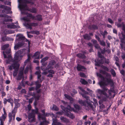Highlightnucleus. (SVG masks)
Segmentation results:
<instances>
[{"label": "nucleus", "instance_id": "dca6fc26", "mask_svg": "<svg viewBox=\"0 0 125 125\" xmlns=\"http://www.w3.org/2000/svg\"><path fill=\"white\" fill-rule=\"evenodd\" d=\"M24 44L23 42H19L15 45L14 47V49L16 50L17 49H19L20 47H23Z\"/></svg>", "mask_w": 125, "mask_h": 125}, {"label": "nucleus", "instance_id": "6ab92c4d", "mask_svg": "<svg viewBox=\"0 0 125 125\" xmlns=\"http://www.w3.org/2000/svg\"><path fill=\"white\" fill-rule=\"evenodd\" d=\"M48 72L50 73L47 75L48 77H53V74H54L55 73V72L53 70L50 69V70H47Z\"/></svg>", "mask_w": 125, "mask_h": 125}, {"label": "nucleus", "instance_id": "c85d7f7f", "mask_svg": "<svg viewBox=\"0 0 125 125\" xmlns=\"http://www.w3.org/2000/svg\"><path fill=\"white\" fill-rule=\"evenodd\" d=\"M64 96L66 98L70 100L71 103H73L74 100V99L71 96L66 94H64Z\"/></svg>", "mask_w": 125, "mask_h": 125}, {"label": "nucleus", "instance_id": "f03ea898", "mask_svg": "<svg viewBox=\"0 0 125 125\" xmlns=\"http://www.w3.org/2000/svg\"><path fill=\"white\" fill-rule=\"evenodd\" d=\"M21 19L24 21V22L23 23V24L27 29H30L31 30L32 29V26L36 27L38 25V24L37 23H30V20L27 17H23Z\"/></svg>", "mask_w": 125, "mask_h": 125}, {"label": "nucleus", "instance_id": "39448f33", "mask_svg": "<svg viewBox=\"0 0 125 125\" xmlns=\"http://www.w3.org/2000/svg\"><path fill=\"white\" fill-rule=\"evenodd\" d=\"M17 39L18 41H21L20 42H23V44H24V42H28V44L29 45L30 44V42L28 40L26 39L25 37L23 36L22 35L20 34H17L16 35Z\"/></svg>", "mask_w": 125, "mask_h": 125}, {"label": "nucleus", "instance_id": "09e8293b", "mask_svg": "<svg viewBox=\"0 0 125 125\" xmlns=\"http://www.w3.org/2000/svg\"><path fill=\"white\" fill-rule=\"evenodd\" d=\"M31 33L38 35L39 34L40 32L39 31H31Z\"/></svg>", "mask_w": 125, "mask_h": 125}, {"label": "nucleus", "instance_id": "4c0bfd02", "mask_svg": "<svg viewBox=\"0 0 125 125\" xmlns=\"http://www.w3.org/2000/svg\"><path fill=\"white\" fill-rule=\"evenodd\" d=\"M25 14L27 15V16L26 17L27 18V17H29L30 18V19H32L33 20H34V18H35V16H33L31 14H30L28 13H25Z\"/></svg>", "mask_w": 125, "mask_h": 125}, {"label": "nucleus", "instance_id": "4be33fe9", "mask_svg": "<svg viewBox=\"0 0 125 125\" xmlns=\"http://www.w3.org/2000/svg\"><path fill=\"white\" fill-rule=\"evenodd\" d=\"M7 102L10 103L11 104L12 106H13V100L11 98H10L7 99L6 98H5L4 100V103L5 104H6Z\"/></svg>", "mask_w": 125, "mask_h": 125}, {"label": "nucleus", "instance_id": "2f4dec72", "mask_svg": "<svg viewBox=\"0 0 125 125\" xmlns=\"http://www.w3.org/2000/svg\"><path fill=\"white\" fill-rule=\"evenodd\" d=\"M77 69L78 71H82V69H86L84 66L80 64H78L77 67Z\"/></svg>", "mask_w": 125, "mask_h": 125}, {"label": "nucleus", "instance_id": "774afa93", "mask_svg": "<svg viewBox=\"0 0 125 125\" xmlns=\"http://www.w3.org/2000/svg\"><path fill=\"white\" fill-rule=\"evenodd\" d=\"M91 42L94 44V45L97 43V41L96 40L94 39H92L91 40Z\"/></svg>", "mask_w": 125, "mask_h": 125}, {"label": "nucleus", "instance_id": "13d9d810", "mask_svg": "<svg viewBox=\"0 0 125 125\" xmlns=\"http://www.w3.org/2000/svg\"><path fill=\"white\" fill-rule=\"evenodd\" d=\"M28 58L27 59H26L25 61L24 62V63H26L27 62H28L30 60V56L29 55V54L28 55Z\"/></svg>", "mask_w": 125, "mask_h": 125}, {"label": "nucleus", "instance_id": "1a4fd4ad", "mask_svg": "<svg viewBox=\"0 0 125 125\" xmlns=\"http://www.w3.org/2000/svg\"><path fill=\"white\" fill-rule=\"evenodd\" d=\"M106 80L104 79V81H101L99 83V85H100L101 87L102 88L103 90L104 91H107L108 90V89L106 88L105 86L107 85V84L105 83L104 81L106 82Z\"/></svg>", "mask_w": 125, "mask_h": 125}, {"label": "nucleus", "instance_id": "49530a36", "mask_svg": "<svg viewBox=\"0 0 125 125\" xmlns=\"http://www.w3.org/2000/svg\"><path fill=\"white\" fill-rule=\"evenodd\" d=\"M97 75L98 76H99L101 79L102 80L104 81L105 78L101 74L99 73H97Z\"/></svg>", "mask_w": 125, "mask_h": 125}, {"label": "nucleus", "instance_id": "603ef678", "mask_svg": "<svg viewBox=\"0 0 125 125\" xmlns=\"http://www.w3.org/2000/svg\"><path fill=\"white\" fill-rule=\"evenodd\" d=\"M14 103L15 104V107H15L17 109V108L20 107V103H18L16 101Z\"/></svg>", "mask_w": 125, "mask_h": 125}, {"label": "nucleus", "instance_id": "052dcab7", "mask_svg": "<svg viewBox=\"0 0 125 125\" xmlns=\"http://www.w3.org/2000/svg\"><path fill=\"white\" fill-rule=\"evenodd\" d=\"M94 45V47L97 49H99L100 48L99 44L98 43Z\"/></svg>", "mask_w": 125, "mask_h": 125}, {"label": "nucleus", "instance_id": "7c9ffc66", "mask_svg": "<svg viewBox=\"0 0 125 125\" xmlns=\"http://www.w3.org/2000/svg\"><path fill=\"white\" fill-rule=\"evenodd\" d=\"M100 34L102 35L103 36V38H104L106 37V35H107L108 33L107 31L105 30L103 32L102 31H100Z\"/></svg>", "mask_w": 125, "mask_h": 125}, {"label": "nucleus", "instance_id": "c756f323", "mask_svg": "<svg viewBox=\"0 0 125 125\" xmlns=\"http://www.w3.org/2000/svg\"><path fill=\"white\" fill-rule=\"evenodd\" d=\"M60 119L62 122L67 123H68L69 122V120L68 119L62 116L60 117Z\"/></svg>", "mask_w": 125, "mask_h": 125}, {"label": "nucleus", "instance_id": "0eeeda50", "mask_svg": "<svg viewBox=\"0 0 125 125\" xmlns=\"http://www.w3.org/2000/svg\"><path fill=\"white\" fill-rule=\"evenodd\" d=\"M56 63V62L53 60H51L49 62L47 67L45 68L41 67L42 70L45 71L50 69H52L53 68V66Z\"/></svg>", "mask_w": 125, "mask_h": 125}, {"label": "nucleus", "instance_id": "7ed1b4c3", "mask_svg": "<svg viewBox=\"0 0 125 125\" xmlns=\"http://www.w3.org/2000/svg\"><path fill=\"white\" fill-rule=\"evenodd\" d=\"M63 111L64 112V115L67 117L72 119H73L75 116L73 115L70 113V111H72L74 112H75V109L74 108H72L70 106L68 105L66 108H64L63 109Z\"/></svg>", "mask_w": 125, "mask_h": 125}, {"label": "nucleus", "instance_id": "cd10ccee", "mask_svg": "<svg viewBox=\"0 0 125 125\" xmlns=\"http://www.w3.org/2000/svg\"><path fill=\"white\" fill-rule=\"evenodd\" d=\"M89 28L92 30H96L98 29V27L97 25L93 24L90 25L89 27Z\"/></svg>", "mask_w": 125, "mask_h": 125}, {"label": "nucleus", "instance_id": "473e14b6", "mask_svg": "<svg viewBox=\"0 0 125 125\" xmlns=\"http://www.w3.org/2000/svg\"><path fill=\"white\" fill-rule=\"evenodd\" d=\"M12 19H1V22L3 24H5V22H8V21H12Z\"/></svg>", "mask_w": 125, "mask_h": 125}, {"label": "nucleus", "instance_id": "e433bc0d", "mask_svg": "<svg viewBox=\"0 0 125 125\" xmlns=\"http://www.w3.org/2000/svg\"><path fill=\"white\" fill-rule=\"evenodd\" d=\"M74 106L76 110H75V112H77L80 110V106L79 105L75 104H74Z\"/></svg>", "mask_w": 125, "mask_h": 125}, {"label": "nucleus", "instance_id": "37998d69", "mask_svg": "<svg viewBox=\"0 0 125 125\" xmlns=\"http://www.w3.org/2000/svg\"><path fill=\"white\" fill-rule=\"evenodd\" d=\"M8 116L9 119V123L10 124L11 122L12 119V115L11 113H9L8 114Z\"/></svg>", "mask_w": 125, "mask_h": 125}, {"label": "nucleus", "instance_id": "864d4df0", "mask_svg": "<svg viewBox=\"0 0 125 125\" xmlns=\"http://www.w3.org/2000/svg\"><path fill=\"white\" fill-rule=\"evenodd\" d=\"M17 111V109L15 107H14L12 111L11 112L12 114H15Z\"/></svg>", "mask_w": 125, "mask_h": 125}, {"label": "nucleus", "instance_id": "20e7f679", "mask_svg": "<svg viewBox=\"0 0 125 125\" xmlns=\"http://www.w3.org/2000/svg\"><path fill=\"white\" fill-rule=\"evenodd\" d=\"M79 89H80L82 92V93H80V94L82 97L86 99L85 101L87 103L89 102L90 101L89 97L87 95L88 94V93L80 87H79Z\"/></svg>", "mask_w": 125, "mask_h": 125}, {"label": "nucleus", "instance_id": "e2e57ef3", "mask_svg": "<svg viewBox=\"0 0 125 125\" xmlns=\"http://www.w3.org/2000/svg\"><path fill=\"white\" fill-rule=\"evenodd\" d=\"M111 73L113 75V76H115L116 75L114 69L112 70V71L111 72Z\"/></svg>", "mask_w": 125, "mask_h": 125}, {"label": "nucleus", "instance_id": "69168bd1", "mask_svg": "<svg viewBox=\"0 0 125 125\" xmlns=\"http://www.w3.org/2000/svg\"><path fill=\"white\" fill-rule=\"evenodd\" d=\"M100 104V109L103 108H105V106L103 105V104H101L99 102Z\"/></svg>", "mask_w": 125, "mask_h": 125}, {"label": "nucleus", "instance_id": "2eb2a0df", "mask_svg": "<svg viewBox=\"0 0 125 125\" xmlns=\"http://www.w3.org/2000/svg\"><path fill=\"white\" fill-rule=\"evenodd\" d=\"M2 52L4 56V58H7L6 63H8L10 62L11 61V55L9 54L8 55L7 57L5 53L3 51Z\"/></svg>", "mask_w": 125, "mask_h": 125}, {"label": "nucleus", "instance_id": "ea45409f", "mask_svg": "<svg viewBox=\"0 0 125 125\" xmlns=\"http://www.w3.org/2000/svg\"><path fill=\"white\" fill-rule=\"evenodd\" d=\"M28 10L31 12L35 13L36 12V8H32L31 9H28Z\"/></svg>", "mask_w": 125, "mask_h": 125}, {"label": "nucleus", "instance_id": "8fccbe9b", "mask_svg": "<svg viewBox=\"0 0 125 125\" xmlns=\"http://www.w3.org/2000/svg\"><path fill=\"white\" fill-rule=\"evenodd\" d=\"M99 42L100 44L102 46H105V42L103 40L101 41L100 40L99 41Z\"/></svg>", "mask_w": 125, "mask_h": 125}, {"label": "nucleus", "instance_id": "412c9836", "mask_svg": "<svg viewBox=\"0 0 125 125\" xmlns=\"http://www.w3.org/2000/svg\"><path fill=\"white\" fill-rule=\"evenodd\" d=\"M115 25L117 26L118 28H120L122 27V30L123 31H124V30H123V29L124 28V29L125 30V25L124 22H122L121 24L115 22Z\"/></svg>", "mask_w": 125, "mask_h": 125}, {"label": "nucleus", "instance_id": "f3484780", "mask_svg": "<svg viewBox=\"0 0 125 125\" xmlns=\"http://www.w3.org/2000/svg\"><path fill=\"white\" fill-rule=\"evenodd\" d=\"M24 44L23 42H19L15 45L14 47V49L16 50L17 49H19L20 47H23Z\"/></svg>", "mask_w": 125, "mask_h": 125}, {"label": "nucleus", "instance_id": "6e6552de", "mask_svg": "<svg viewBox=\"0 0 125 125\" xmlns=\"http://www.w3.org/2000/svg\"><path fill=\"white\" fill-rule=\"evenodd\" d=\"M105 58H101L100 59H97L95 60V66H100L101 64H103L104 62Z\"/></svg>", "mask_w": 125, "mask_h": 125}, {"label": "nucleus", "instance_id": "ddd939ff", "mask_svg": "<svg viewBox=\"0 0 125 125\" xmlns=\"http://www.w3.org/2000/svg\"><path fill=\"white\" fill-rule=\"evenodd\" d=\"M87 104V107L88 110L91 109L94 110V106H95L94 103L92 102H89L86 103Z\"/></svg>", "mask_w": 125, "mask_h": 125}, {"label": "nucleus", "instance_id": "bb28decb", "mask_svg": "<svg viewBox=\"0 0 125 125\" xmlns=\"http://www.w3.org/2000/svg\"><path fill=\"white\" fill-rule=\"evenodd\" d=\"M41 53L40 52L37 51L35 52L33 55L32 57H35V59H39L40 58V55Z\"/></svg>", "mask_w": 125, "mask_h": 125}, {"label": "nucleus", "instance_id": "f704fd0d", "mask_svg": "<svg viewBox=\"0 0 125 125\" xmlns=\"http://www.w3.org/2000/svg\"><path fill=\"white\" fill-rule=\"evenodd\" d=\"M2 41L4 42L6 41L7 40L10 41L11 40V41H12L13 40V38H11L9 37H6L5 38L3 37H2Z\"/></svg>", "mask_w": 125, "mask_h": 125}, {"label": "nucleus", "instance_id": "4d7b16f0", "mask_svg": "<svg viewBox=\"0 0 125 125\" xmlns=\"http://www.w3.org/2000/svg\"><path fill=\"white\" fill-rule=\"evenodd\" d=\"M123 44L124 43H122L120 44L121 48L122 49H123L124 51H125V45Z\"/></svg>", "mask_w": 125, "mask_h": 125}, {"label": "nucleus", "instance_id": "58836bf2", "mask_svg": "<svg viewBox=\"0 0 125 125\" xmlns=\"http://www.w3.org/2000/svg\"><path fill=\"white\" fill-rule=\"evenodd\" d=\"M9 44H7L4 45L1 48V50H5L7 48H8L9 47Z\"/></svg>", "mask_w": 125, "mask_h": 125}, {"label": "nucleus", "instance_id": "9b49d317", "mask_svg": "<svg viewBox=\"0 0 125 125\" xmlns=\"http://www.w3.org/2000/svg\"><path fill=\"white\" fill-rule=\"evenodd\" d=\"M50 114L47 113H45L44 115H42V114L39 113L38 115V117L40 120H45L46 119L45 117L48 116Z\"/></svg>", "mask_w": 125, "mask_h": 125}, {"label": "nucleus", "instance_id": "680f3d73", "mask_svg": "<svg viewBox=\"0 0 125 125\" xmlns=\"http://www.w3.org/2000/svg\"><path fill=\"white\" fill-rule=\"evenodd\" d=\"M34 97L35 98V100L38 101L39 99L40 96L39 95L37 96L34 95Z\"/></svg>", "mask_w": 125, "mask_h": 125}, {"label": "nucleus", "instance_id": "a19ab883", "mask_svg": "<svg viewBox=\"0 0 125 125\" xmlns=\"http://www.w3.org/2000/svg\"><path fill=\"white\" fill-rule=\"evenodd\" d=\"M84 38L85 39L89 40L91 39V38L88 34H85V35L83 36Z\"/></svg>", "mask_w": 125, "mask_h": 125}, {"label": "nucleus", "instance_id": "f257e3e1", "mask_svg": "<svg viewBox=\"0 0 125 125\" xmlns=\"http://www.w3.org/2000/svg\"><path fill=\"white\" fill-rule=\"evenodd\" d=\"M24 50V49H21L15 53L13 63L11 65L9 66V69L10 70H12L13 68V69H15L13 73V75L14 77L15 76L17 75L18 69L20 67L19 64L18 63V62L23 57L22 53Z\"/></svg>", "mask_w": 125, "mask_h": 125}, {"label": "nucleus", "instance_id": "a211bd4d", "mask_svg": "<svg viewBox=\"0 0 125 125\" xmlns=\"http://www.w3.org/2000/svg\"><path fill=\"white\" fill-rule=\"evenodd\" d=\"M7 27L9 29H15L16 28H20V27L19 25H15L13 23L11 24H8L7 25Z\"/></svg>", "mask_w": 125, "mask_h": 125}, {"label": "nucleus", "instance_id": "f8f14e48", "mask_svg": "<svg viewBox=\"0 0 125 125\" xmlns=\"http://www.w3.org/2000/svg\"><path fill=\"white\" fill-rule=\"evenodd\" d=\"M24 79V77L23 75V70H21L19 71L17 77L16 78L17 80H20L21 79Z\"/></svg>", "mask_w": 125, "mask_h": 125}, {"label": "nucleus", "instance_id": "b1692460", "mask_svg": "<svg viewBox=\"0 0 125 125\" xmlns=\"http://www.w3.org/2000/svg\"><path fill=\"white\" fill-rule=\"evenodd\" d=\"M19 7L21 10H28V9H27L28 8L26 4H21L20 5Z\"/></svg>", "mask_w": 125, "mask_h": 125}, {"label": "nucleus", "instance_id": "79ce46f5", "mask_svg": "<svg viewBox=\"0 0 125 125\" xmlns=\"http://www.w3.org/2000/svg\"><path fill=\"white\" fill-rule=\"evenodd\" d=\"M80 82L81 83L84 85L87 84L88 83V82L85 81L84 79L81 78L80 81Z\"/></svg>", "mask_w": 125, "mask_h": 125}, {"label": "nucleus", "instance_id": "338daca9", "mask_svg": "<svg viewBox=\"0 0 125 125\" xmlns=\"http://www.w3.org/2000/svg\"><path fill=\"white\" fill-rule=\"evenodd\" d=\"M108 21L111 24L114 23V22L110 18H108Z\"/></svg>", "mask_w": 125, "mask_h": 125}, {"label": "nucleus", "instance_id": "3c124183", "mask_svg": "<svg viewBox=\"0 0 125 125\" xmlns=\"http://www.w3.org/2000/svg\"><path fill=\"white\" fill-rule=\"evenodd\" d=\"M52 110H54L57 111H58L59 109L57 106L54 104L53 105Z\"/></svg>", "mask_w": 125, "mask_h": 125}, {"label": "nucleus", "instance_id": "c03bdc74", "mask_svg": "<svg viewBox=\"0 0 125 125\" xmlns=\"http://www.w3.org/2000/svg\"><path fill=\"white\" fill-rule=\"evenodd\" d=\"M78 103L82 105L85 106V101H83L82 100L79 99L78 101Z\"/></svg>", "mask_w": 125, "mask_h": 125}, {"label": "nucleus", "instance_id": "a878e982", "mask_svg": "<svg viewBox=\"0 0 125 125\" xmlns=\"http://www.w3.org/2000/svg\"><path fill=\"white\" fill-rule=\"evenodd\" d=\"M3 32L5 35H7L14 33V31L11 30L6 29Z\"/></svg>", "mask_w": 125, "mask_h": 125}, {"label": "nucleus", "instance_id": "5fc2aeb1", "mask_svg": "<svg viewBox=\"0 0 125 125\" xmlns=\"http://www.w3.org/2000/svg\"><path fill=\"white\" fill-rule=\"evenodd\" d=\"M0 17L9 18L10 16L8 15L5 14H0Z\"/></svg>", "mask_w": 125, "mask_h": 125}, {"label": "nucleus", "instance_id": "72a5a7b5", "mask_svg": "<svg viewBox=\"0 0 125 125\" xmlns=\"http://www.w3.org/2000/svg\"><path fill=\"white\" fill-rule=\"evenodd\" d=\"M79 58L83 59L86 57L83 54L79 53L76 55Z\"/></svg>", "mask_w": 125, "mask_h": 125}, {"label": "nucleus", "instance_id": "de8ad7c7", "mask_svg": "<svg viewBox=\"0 0 125 125\" xmlns=\"http://www.w3.org/2000/svg\"><path fill=\"white\" fill-rule=\"evenodd\" d=\"M120 70V73L121 74L123 75V77L125 76V71L123 69H122L121 70L120 69H119Z\"/></svg>", "mask_w": 125, "mask_h": 125}, {"label": "nucleus", "instance_id": "bf43d9fd", "mask_svg": "<svg viewBox=\"0 0 125 125\" xmlns=\"http://www.w3.org/2000/svg\"><path fill=\"white\" fill-rule=\"evenodd\" d=\"M110 86L111 87H112V88H110L109 90L110 91H111L113 93H115V91L114 88V85L113 86Z\"/></svg>", "mask_w": 125, "mask_h": 125}, {"label": "nucleus", "instance_id": "aec40b11", "mask_svg": "<svg viewBox=\"0 0 125 125\" xmlns=\"http://www.w3.org/2000/svg\"><path fill=\"white\" fill-rule=\"evenodd\" d=\"M49 58V57H46L42 59L41 61V62L42 63V65L44 66H46L47 63H46L45 62Z\"/></svg>", "mask_w": 125, "mask_h": 125}, {"label": "nucleus", "instance_id": "a18cd8bd", "mask_svg": "<svg viewBox=\"0 0 125 125\" xmlns=\"http://www.w3.org/2000/svg\"><path fill=\"white\" fill-rule=\"evenodd\" d=\"M97 91L98 93L100 95L99 96V97H101V95H102L104 93V90H102L100 89H98L97 90Z\"/></svg>", "mask_w": 125, "mask_h": 125}, {"label": "nucleus", "instance_id": "4468645a", "mask_svg": "<svg viewBox=\"0 0 125 125\" xmlns=\"http://www.w3.org/2000/svg\"><path fill=\"white\" fill-rule=\"evenodd\" d=\"M123 29H124V28ZM124 31L122 32L121 34L122 35V37H119L120 42L122 43L125 44V30L123 29Z\"/></svg>", "mask_w": 125, "mask_h": 125}, {"label": "nucleus", "instance_id": "6e6d98bb", "mask_svg": "<svg viewBox=\"0 0 125 125\" xmlns=\"http://www.w3.org/2000/svg\"><path fill=\"white\" fill-rule=\"evenodd\" d=\"M101 67L103 69L106 71H109L108 68L107 67L105 66L102 65L101 66Z\"/></svg>", "mask_w": 125, "mask_h": 125}, {"label": "nucleus", "instance_id": "5701e85b", "mask_svg": "<svg viewBox=\"0 0 125 125\" xmlns=\"http://www.w3.org/2000/svg\"><path fill=\"white\" fill-rule=\"evenodd\" d=\"M0 8L4 9L2 10V13H3L5 12L6 11L9 10L10 9V8L9 7L2 5H1L0 6Z\"/></svg>", "mask_w": 125, "mask_h": 125}, {"label": "nucleus", "instance_id": "0e129e2a", "mask_svg": "<svg viewBox=\"0 0 125 125\" xmlns=\"http://www.w3.org/2000/svg\"><path fill=\"white\" fill-rule=\"evenodd\" d=\"M80 76L82 77H84L85 76V74L84 73L82 72L80 73Z\"/></svg>", "mask_w": 125, "mask_h": 125}, {"label": "nucleus", "instance_id": "423d86ee", "mask_svg": "<svg viewBox=\"0 0 125 125\" xmlns=\"http://www.w3.org/2000/svg\"><path fill=\"white\" fill-rule=\"evenodd\" d=\"M105 74L106 77L105 78V80L106 79V81L108 84H109L111 86H113L114 82L113 81L111 78V75L109 73H106Z\"/></svg>", "mask_w": 125, "mask_h": 125}, {"label": "nucleus", "instance_id": "9d476101", "mask_svg": "<svg viewBox=\"0 0 125 125\" xmlns=\"http://www.w3.org/2000/svg\"><path fill=\"white\" fill-rule=\"evenodd\" d=\"M28 121L30 123L35 122V116L32 113L29 114L28 116Z\"/></svg>", "mask_w": 125, "mask_h": 125}, {"label": "nucleus", "instance_id": "393cba45", "mask_svg": "<svg viewBox=\"0 0 125 125\" xmlns=\"http://www.w3.org/2000/svg\"><path fill=\"white\" fill-rule=\"evenodd\" d=\"M33 20L38 21H42V15L40 14L37 15L36 16H35V18H34V19Z\"/></svg>", "mask_w": 125, "mask_h": 125}, {"label": "nucleus", "instance_id": "c9c22d12", "mask_svg": "<svg viewBox=\"0 0 125 125\" xmlns=\"http://www.w3.org/2000/svg\"><path fill=\"white\" fill-rule=\"evenodd\" d=\"M39 81H37L35 82V84L36 85L35 89L37 90L38 89L40 88L41 86V85L39 84Z\"/></svg>", "mask_w": 125, "mask_h": 125}]
</instances>
